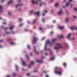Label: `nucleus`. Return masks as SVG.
<instances>
[{"instance_id":"nucleus-48","label":"nucleus","mask_w":77,"mask_h":77,"mask_svg":"<svg viewBox=\"0 0 77 77\" xmlns=\"http://www.w3.org/2000/svg\"><path fill=\"white\" fill-rule=\"evenodd\" d=\"M16 74L15 73H14V76H15L16 75Z\"/></svg>"},{"instance_id":"nucleus-5","label":"nucleus","mask_w":77,"mask_h":77,"mask_svg":"<svg viewBox=\"0 0 77 77\" xmlns=\"http://www.w3.org/2000/svg\"><path fill=\"white\" fill-rule=\"evenodd\" d=\"M71 29L72 30H74V29L77 30V28H76V26H73L72 27V28H71Z\"/></svg>"},{"instance_id":"nucleus-22","label":"nucleus","mask_w":77,"mask_h":77,"mask_svg":"<svg viewBox=\"0 0 77 77\" xmlns=\"http://www.w3.org/2000/svg\"><path fill=\"white\" fill-rule=\"evenodd\" d=\"M22 63H23V65L24 66H25L26 62L24 61H22Z\"/></svg>"},{"instance_id":"nucleus-33","label":"nucleus","mask_w":77,"mask_h":77,"mask_svg":"<svg viewBox=\"0 0 77 77\" xmlns=\"http://www.w3.org/2000/svg\"><path fill=\"white\" fill-rule=\"evenodd\" d=\"M74 11H77V8H75V9H74Z\"/></svg>"},{"instance_id":"nucleus-53","label":"nucleus","mask_w":77,"mask_h":77,"mask_svg":"<svg viewBox=\"0 0 77 77\" xmlns=\"http://www.w3.org/2000/svg\"><path fill=\"white\" fill-rule=\"evenodd\" d=\"M2 28H3V29H5V27L4 26L2 27Z\"/></svg>"},{"instance_id":"nucleus-11","label":"nucleus","mask_w":77,"mask_h":77,"mask_svg":"<svg viewBox=\"0 0 77 77\" xmlns=\"http://www.w3.org/2000/svg\"><path fill=\"white\" fill-rule=\"evenodd\" d=\"M34 63L33 62H32L31 63V64H30L29 65V68H30V67H31V66H32V65Z\"/></svg>"},{"instance_id":"nucleus-10","label":"nucleus","mask_w":77,"mask_h":77,"mask_svg":"<svg viewBox=\"0 0 77 77\" xmlns=\"http://www.w3.org/2000/svg\"><path fill=\"white\" fill-rule=\"evenodd\" d=\"M34 14H37L38 16L39 15V12H37L35 13H34Z\"/></svg>"},{"instance_id":"nucleus-40","label":"nucleus","mask_w":77,"mask_h":77,"mask_svg":"<svg viewBox=\"0 0 77 77\" xmlns=\"http://www.w3.org/2000/svg\"><path fill=\"white\" fill-rule=\"evenodd\" d=\"M23 25V24H21L19 26L21 27V26H22V25Z\"/></svg>"},{"instance_id":"nucleus-63","label":"nucleus","mask_w":77,"mask_h":77,"mask_svg":"<svg viewBox=\"0 0 77 77\" xmlns=\"http://www.w3.org/2000/svg\"><path fill=\"white\" fill-rule=\"evenodd\" d=\"M20 1H21V0H19V2H20Z\"/></svg>"},{"instance_id":"nucleus-4","label":"nucleus","mask_w":77,"mask_h":77,"mask_svg":"<svg viewBox=\"0 0 77 77\" xmlns=\"http://www.w3.org/2000/svg\"><path fill=\"white\" fill-rule=\"evenodd\" d=\"M38 40V38H36L35 37H33V39L32 41V44H34Z\"/></svg>"},{"instance_id":"nucleus-62","label":"nucleus","mask_w":77,"mask_h":77,"mask_svg":"<svg viewBox=\"0 0 77 77\" xmlns=\"http://www.w3.org/2000/svg\"><path fill=\"white\" fill-rule=\"evenodd\" d=\"M3 24H6V23L5 22L4 23H3Z\"/></svg>"},{"instance_id":"nucleus-60","label":"nucleus","mask_w":77,"mask_h":77,"mask_svg":"<svg viewBox=\"0 0 77 77\" xmlns=\"http://www.w3.org/2000/svg\"><path fill=\"white\" fill-rule=\"evenodd\" d=\"M56 22V21H53V23H55Z\"/></svg>"},{"instance_id":"nucleus-19","label":"nucleus","mask_w":77,"mask_h":77,"mask_svg":"<svg viewBox=\"0 0 77 77\" xmlns=\"http://www.w3.org/2000/svg\"><path fill=\"white\" fill-rule=\"evenodd\" d=\"M71 35V34H70L68 35V37H67V38L68 39H69L70 38V36Z\"/></svg>"},{"instance_id":"nucleus-59","label":"nucleus","mask_w":77,"mask_h":77,"mask_svg":"<svg viewBox=\"0 0 77 77\" xmlns=\"http://www.w3.org/2000/svg\"><path fill=\"white\" fill-rule=\"evenodd\" d=\"M46 72H43V73H46Z\"/></svg>"},{"instance_id":"nucleus-55","label":"nucleus","mask_w":77,"mask_h":77,"mask_svg":"<svg viewBox=\"0 0 77 77\" xmlns=\"http://www.w3.org/2000/svg\"><path fill=\"white\" fill-rule=\"evenodd\" d=\"M45 15V13H43V16H44Z\"/></svg>"},{"instance_id":"nucleus-8","label":"nucleus","mask_w":77,"mask_h":77,"mask_svg":"<svg viewBox=\"0 0 77 77\" xmlns=\"http://www.w3.org/2000/svg\"><path fill=\"white\" fill-rule=\"evenodd\" d=\"M2 6L0 5V13L3 12L2 11Z\"/></svg>"},{"instance_id":"nucleus-38","label":"nucleus","mask_w":77,"mask_h":77,"mask_svg":"<svg viewBox=\"0 0 77 77\" xmlns=\"http://www.w3.org/2000/svg\"><path fill=\"white\" fill-rule=\"evenodd\" d=\"M10 32H7L6 33L8 34V35H9L10 34Z\"/></svg>"},{"instance_id":"nucleus-42","label":"nucleus","mask_w":77,"mask_h":77,"mask_svg":"<svg viewBox=\"0 0 77 77\" xmlns=\"http://www.w3.org/2000/svg\"><path fill=\"white\" fill-rule=\"evenodd\" d=\"M3 41V39H2V40H0V42H2Z\"/></svg>"},{"instance_id":"nucleus-14","label":"nucleus","mask_w":77,"mask_h":77,"mask_svg":"<svg viewBox=\"0 0 77 77\" xmlns=\"http://www.w3.org/2000/svg\"><path fill=\"white\" fill-rule=\"evenodd\" d=\"M14 2H12V1H10L8 2V5L10 3H13Z\"/></svg>"},{"instance_id":"nucleus-27","label":"nucleus","mask_w":77,"mask_h":77,"mask_svg":"<svg viewBox=\"0 0 77 77\" xmlns=\"http://www.w3.org/2000/svg\"><path fill=\"white\" fill-rule=\"evenodd\" d=\"M35 2L34 1V0H32V3L33 4V5H34Z\"/></svg>"},{"instance_id":"nucleus-13","label":"nucleus","mask_w":77,"mask_h":77,"mask_svg":"<svg viewBox=\"0 0 77 77\" xmlns=\"http://www.w3.org/2000/svg\"><path fill=\"white\" fill-rule=\"evenodd\" d=\"M48 50L50 52V54L51 55V54L52 53V51H51V50L50 49H48Z\"/></svg>"},{"instance_id":"nucleus-9","label":"nucleus","mask_w":77,"mask_h":77,"mask_svg":"<svg viewBox=\"0 0 77 77\" xmlns=\"http://www.w3.org/2000/svg\"><path fill=\"white\" fill-rule=\"evenodd\" d=\"M63 14V12L62 10L58 12V14L59 15H60L61 14Z\"/></svg>"},{"instance_id":"nucleus-45","label":"nucleus","mask_w":77,"mask_h":77,"mask_svg":"<svg viewBox=\"0 0 77 77\" xmlns=\"http://www.w3.org/2000/svg\"><path fill=\"white\" fill-rule=\"evenodd\" d=\"M34 72H38V71L37 70H35V71H34Z\"/></svg>"},{"instance_id":"nucleus-30","label":"nucleus","mask_w":77,"mask_h":77,"mask_svg":"<svg viewBox=\"0 0 77 77\" xmlns=\"http://www.w3.org/2000/svg\"><path fill=\"white\" fill-rule=\"evenodd\" d=\"M34 11H31L30 12V13L31 14H32L33 13Z\"/></svg>"},{"instance_id":"nucleus-61","label":"nucleus","mask_w":77,"mask_h":77,"mask_svg":"<svg viewBox=\"0 0 77 77\" xmlns=\"http://www.w3.org/2000/svg\"><path fill=\"white\" fill-rule=\"evenodd\" d=\"M8 29L7 28H5V30H6V29Z\"/></svg>"},{"instance_id":"nucleus-24","label":"nucleus","mask_w":77,"mask_h":77,"mask_svg":"<svg viewBox=\"0 0 77 77\" xmlns=\"http://www.w3.org/2000/svg\"><path fill=\"white\" fill-rule=\"evenodd\" d=\"M54 58H55V57L54 56H53L51 58V60H54Z\"/></svg>"},{"instance_id":"nucleus-23","label":"nucleus","mask_w":77,"mask_h":77,"mask_svg":"<svg viewBox=\"0 0 77 77\" xmlns=\"http://www.w3.org/2000/svg\"><path fill=\"white\" fill-rule=\"evenodd\" d=\"M28 49H31V47H30V46L29 45H28Z\"/></svg>"},{"instance_id":"nucleus-37","label":"nucleus","mask_w":77,"mask_h":77,"mask_svg":"<svg viewBox=\"0 0 77 77\" xmlns=\"http://www.w3.org/2000/svg\"><path fill=\"white\" fill-rule=\"evenodd\" d=\"M66 22L67 23L68 22V20L67 18H66Z\"/></svg>"},{"instance_id":"nucleus-32","label":"nucleus","mask_w":77,"mask_h":77,"mask_svg":"<svg viewBox=\"0 0 77 77\" xmlns=\"http://www.w3.org/2000/svg\"><path fill=\"white\" fill-rule=\"evenodd\" d=\"M42 21L44 22L45 21V19L44 18H43L42 20Z\"/></svg>"},{"instance_id":"nucleus-2","label":"nucleus","mask_w":77,"mask_h":77,"mask_svg":"<svg viewBox=\"0 0 77 77\" xmlns=\"http://www.w3.org/2000/svg\"><path fill=\"white\" fill-rule=\"evenodd\" d=\"M59 69L58 67H56L55 68V73L57 74H58L59 75H61L62 70L61 69L59 70H57Z\"/></svg>"},{"instance_id":"nucleus-50","label":"nucleus","mask_w":77,"mask_h":77,"mask_svg":"<svg viewBox=\"0 0 77 77\" xmlns=\"http://www.w3.org/2000/svg\"><path fill=\"white\" fill-rule=\"evenodd\" d=\"M45 39V37L43 38L42 39V40H44Z\"/></svg>"},{"instance_id":"nucleus-35","label":"nucleus","mask_w":77,"mask_h":77,"mask_svg":"<svg viewBox=\"0 0 77 77\" xmlns=\"http://www.w3.org/2000/svg\"><path fill=\"white\" fill-rule=\"evenodd\" d=\"M53 34V32L52 31L51 33H50V35H51L52 34Z\"/></svg>"},{"instance_id":"nucleus-52","label":"nucleus","mask_w":77,"mask_h":77,"mask_svg":"<svg viewBox=\"0 0 77 77\" xmlns=\"http://www.w3.org/2000/svg\"><path fill=\"white\" fill-rule=\"evenodd\" d=\"M30 55H31V56H32V55H33L32 54V53H31L30 54Z\"/></svg>"},{"instance_id":"nucleus-56","label":"nucleus","mask_w":77,"mask_h":77,"mask_svg":"<svg viewBox=\"0 0 77 77\" xmlns=\"http://www.w3.org/2000/svg\"><path fill=\"white\" fill-rule=\"evenodd\" d=\"M75 39L74 38H72V40H74Z\"/></svg>"},{"instance_id":"nucleus-64","label":"nucleus","mask_w":77,"mask_h":77,"mask_svg":"<svg viewBox=\"0 0 77 77\" xmlns=\"http://www.w3.org/2000/svg\"><path fill=\"white\" fill-rule=\"evenodd\" d=\"M45 54H46V55H47V53H46Z\"/></svg>"},{"instance_id":"nucleus-49","label":"nucleus","mask_w":77,"mask_h":77,"mask_svg":"<svg viewBox=\"0 0 77 77\" xmlns=\"http://www.w3.org/2000/svg\"><path fill=\"white\" fill-rule=\"evenodd\" d=\"M30 75V74L29 73H28L27 74V76H29V75Z\"/></svg>"},{"instance_id":"nucleus-21","label":"nucleus","mask_w":77,"mask_h":77,"mask_svg":"<svg viewBox=\"0 0 77 77\" xmlns=\"http://www.w3.org/2000/svg\"><path fill=\"white\" fill-rule=\"evenodd\" d=\"M55 7L57 8L59 7V4H58V3H56V5H55Z\"/></svg>"},{"instance_id":"nucleus-12","label":"nucleus","mask_w":77,"mask_h":77,"mask_svg":"<svg viewBox=\"0 0 77 77\" xmlns=\"http://www.w3.org/2000/svg\"><path fill=\"white\" fill-rule=\"evenodd\" d=\"M58 28L60 29H62L64 28V27L63 26H58Z\"/></svg>"},{"instance_id":"nucleus-17","label":"nucleus","mask_w":77,"mask_h":77,"mask_svg":"<svg viewBox=\"0 0 77 77\" xmlns=\"http://www.w3.org/2000/svg\"><path fill=\"white\" fill-rule=\"evenodd\" d=\"M12 40V39L11 38H8L7 39L8 41H11Z\"/></svg>"},{"instance_id":"nucleus-43","label":"nucleus","mask_w":77,"mask_h":77,"mask_svg":"<svg viewBox=\"0 0 77 77\" xmlns=\"http://www.w3.org/2000/svg\"><path fill=\"white\" fill-rule=\"evenodd\" d=\"M46 77H49V76L48 75H46Z\"/></svg>"},{"instance_id":"nucleus-41","label":"nucleus","mask_w":77,"mask_h":77,"mask_svg":"<svg viewBox=\"0 0 77 77\" xmlns=\"http://www.w3.org/2000/svg\"><path fill=\"white\" fill-rule=\"evenodd\" d=\"M11 12H9V15H11Z\"/></svg>"},{"instance_id":"nucleus-26","label":"nucleus","mask_w":77,"mask_h":77,"mask_svg":"<svg viewBox=\"0 0 77 77\" xmlns=\"http://www.w3.org/2000/svg\"><path fill=\"white\" fill-rule=\"evenodd\" d=\"M37 20H36V19L34 20L33 21V23H35L36 21H37Z\"/></svg>"},{"instance_id":"nucleus-47","label":"nucleus","mask_w":77,"mask_h":77,"mask_svg":"<svg viewBox=\"0 0 77 77\" xmlns=\"http://www.w3.org/2000/svg\"><path fill=\"white\" fill-rule=\"evenodd\" d=\"M4 1H5V0H2V1H1V2H4Z\"/></svg>"},{"instance_id":"nucleus-31","label":"nucleus","mask_w":77,"mask_h":77,"mask_svg":"<svg viewBox=\"0 0 77 77\" xmlns=\"http://www.w3.org/2000/svg\"><path fill=\"white\" fill-rule=\"evenodd\" d=\"M66 63H64L63 64V66H64L65 67H66Z\"/></svg>"},{"instance_id":"nucleus-18","label":"nucleus","mask_w":77,"mask_h":77,"mask_svg":"<svg viewBox=\"0 0 77 77\" xmlns=\"http://www.w3.org/2000/svg\"><path fill=\"white\" fill-rule=\"evenodd\" d=\"M10 44L12 45H14L16 44V43L14 42H11L10 43Z\"/></svg>"},{"instance_id":"nucleus-46","label":"nucleus","mask_w":77,"mask_h":77,"mask_svg":"<svg viewBox=\"0 0 77 77\" xmlns=\"http://www.w3.org/2000/svg\"><path fill=\"white\" fill-rule=\"evenodd\" d=\"M15 33V32H12V34H14Z\"/></svg>"},{"instance_id":"nucleus-36","label":"nucleus","mask_w":77,"mask_h":77,"mask_svg":"<svg viewBox=\"0 0 77 77\" xmlns=\"http://www.w3.org/2000/svg\"><path fill=\"white\" fill-rule=\"evenodd\" d=\"M26 57H27L28 60H29V57H28V55H26Z\"/></svg>"},{"instance_id":"nucleus-54","label":"nucleus","mask_w":77,"mask_h":77,"mask_svg":"<svg viewBox=\"0 0 77 77\" xmlns=\"http://www.w3.org/2000/svg\"><path fill=\"white\" fill-rule=\"evenodd\" d=\"M66 13L67 14H69V13L68 12H66Z\"/></svg>"},{"instance_id":"nucleus-39","label":"nucleus","mask_w":77,"mask_h":77,"mask_svg":"<svg viewBox=\"0 0 77 77\" xmlns=\"http://www.w3.org/2000/svg\"><path fill=\"white\" fill-rule=\"evenodd\" d=\"M43 3H42L40 4V6H42V5H43Z\"/></svg>"},{"instance_id":"nucleus-3","label":"nucleus","mask_w":77,"mask_h":77,"mask_svg":"<svg viewBox=\"0 0 77 77\" xmlns=\"http://www.w3.org/2000/svg\"><path fill=\"white\" fill-rule=\"evenodd\" d=\"M62 48V46L60 45V44H58L57 43H56L55 45V46L54 47V48L56 50L59 49V48Z\"/></svg>"},{"instance_id":"nucleus-44","label":"nucleus","mask_w":77,"mask_h":77,"mask_svg":"<svg viewBox=\"0 0 77 77\" xmlns=\"http://www.w3.org/2000/svg\"><path fill=\"white\" fill-rule=\"evenodd\" d=\"M73 17L75 18H76V16H73Z\"/></svg>"},{"instance_id":"nucleus-16","label":"nucleus","mask_w":77,"mask_h":77,"mask_svg":"<svg viewBox=\"0 0 77 77\" xmlns=\"http://www.w3.org/2000/svg\"><path fill=\"white\" fill-rule=\"evenodd\" d=\"M23 5V4H19L18 5H17L16 6V8H17L19 6H22Z\"/></svg>"},{"instance_id":"nucleus-20","label":"nucleus","mask_w":77,"mask_h":77,"mask_svg":"<svg viewBox=\"0 0 77 77\" xmlns=\"http://www.w3.org/2000/svg\"><path fill=\"white\" fill-rule=\"evenodd\" d=\"M64 37V36L63 35H61L59 36V38H63Z\"/></svg>"},{"instance_id":"nucleus-34","label":"nucleus","mask_w":77,"mask_h":77,"mask_svg":"<svg viewBox=\"0 0 77 77\" xmlns=\"http://www.w3.org/2000/svg\"><path fill=\"white\" fill-rule=\"evenodd\" d=\"M19 20L20 21H21L22 20V19H19Z\"/></svg>"},{"instance_id":"nucleus-15","label":"nucleus","mask_w":77,"mask_h":77,"mask_svg":"<svg viewBox=\"0 0 77 77\" xmlns=\"http://www.w3.org/2000/svg\"><path fill=\"white\" fill-rule=\"evenodd\" d=\"M36 47H34V48H35V52L36 53H37V54H38V52L36 50Z\"/></svg>"},{"instance_id":"nucleus-51","label":"nucleus","mask_w":77,"mask_h":77,"mask_svg":"<svg viewBox=\"0 0 77 77\" xmlns=\"http://www.w3.org/2000/svg\"><path fill=\"white\" fill-rule=\"evenodd\" d=\"M25 31H26V32H27V31H28V30H27V29H25Z\"/></svg>"},{"instance_id":"nucleus-25","label":"nucleus","mask_w":77,"mask_h":77,"mask_svg":"<svg viewBox=\"0 0 77 77\" xmlns=\"http://www.w3.org/2000/svg\"><path fill=\"white\" fill-rule=\"evenodd\" d=\"M16 68L17 71H18V67L17 65H16Z\"/></svg>"},{"instance_id":"nucleus-6","label":"nucleus","mask_w":77,"mask_h":77,"mask_svg":"<svg viewBox=\"0 0 77 77\" xmlns=\"http://www.w3.org/2000/svg\"><path fill=\"white\" fill-rule=\"evenodd\" d=\"M69 4H70V2H68L66 4V6H63V8H66V7H67L68 6V5H69Z\"/></svg>"},{"instance_id":"nucleus-29","label":"nucleus","mask_w":77,"mask_h":77,"mask_svg":"<svg viewBox=\"0 0 77 77\" xmlns=\"http://www.w3.org/2000/svg\"><path fill=\"white\" fill-rule=\"evenodd\" d=\"M14 27V26H11L10 28V29L11 30L13 28V27Z\"/></svg>"},{"instance_id":"nucleus-7","label":"nucleus","mask_w":77,"mask_h":77,"mask_svg":"<svg viewBox=\"0 0 77 77\" xmlns=\"http://www.w3.org/2000/svg\"><path fill=\"white\" fill-rule=\"evenodd\" d=\"M36 62H38L39 63H43V61L42 60H36Z\"/></svg>"},{"instance_id":"nucleus-58","label":"nucleus","mask_w":77,"mask_h":77,"mask_svg":"<svg viewBox=\"0 0 77 77\" xmlns=\"http://www.w3.org/2000/svg\"><path fill=\"white\" fill-rule=\"evenodd\" d=\"M69 1L71 2L72 1V0H69Z\"/></svg>"},{"instance_id":"nucleus-57","label":"nucleus","mask_w":77,"mask_h":77,"mask_svg":"<svg viewBox=\"0 0 77 77\" xmlns=\"http://www.w3.org/2000/svg\"><path fill=\"white\" fill-rule=\"evenodd\" d=\"M7 77H11V76H10V75H8V76H7Z\"/></svg>"},{"instance_id":"nucleus-28","label":"nucleus","mask_w":77,"mask_h":77,"mask_svg":"<svg viewBox=\"0 0 77 77\" xmlns=\"http://www.w3.org/2000/svg\"><path fill=\"white\" fill-rule=\"evenodd\" d=\"M40 30H43V28L42 27H40Z\"/></svg>"},{"instance_id":"nucleus-1","label":"nucleus","mask_w":77,"mask_h":77,"mask_svg":"<svg viewBox=\"0 0 77 77\" xmlns=\"http://www.w3.org/2000/svg\"><path fill=\"white\" fill-rule=\"evenodd\" d=\"M56 41L57 39H53L52 40V42H50L49 40H47L46 42V46H45V51H46V50L48 49L47 48V44H49L51 45H53L54 42Z\"/></svg>"}]
</instances>
